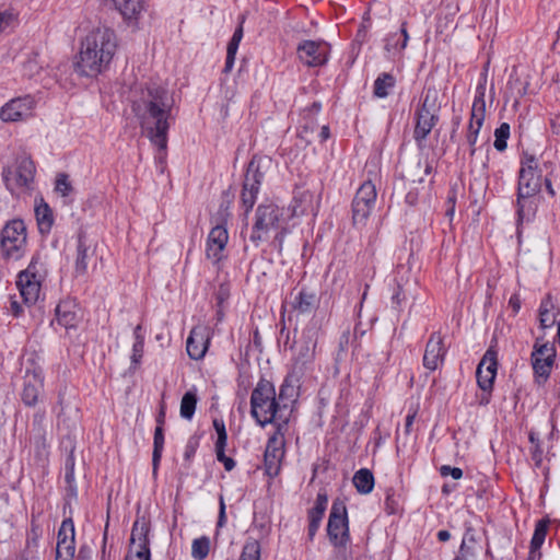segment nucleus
<instances>
[{
    "label": "nucleus",
    "mask_w": 560,
    "mask_h": 560,
    "mask_svg": "<svg viewBox=\"0 0 560 560\" xmlns=\"http://www.w3.org/2000/svg\"><path fill=\"white\" fill-rule=\"evenodd\" d=\"M132 112L139 120L142 132L160 150H165L172 112L167 91L156 85L141 89L132 100Z\"/></svg>",
    "instance_id": "1"
},
{
    "label": "nucleus",
    "mask_w": 560,
    "mask_h": 560,
    "mask_svg": "<svg viewBox=\"0 0 560 560\" xmlns=\"http://www.w3.org/2000/svg\"><path fill=\"white\" fill-rule=\"evenodd\" d=\"M117 49V37L108 27H97L81 40L74 68L81 75L95 77L105 70Z\"/></svg>",
    "instance_id": "2"
},
{
    "label": "nucleus",
    "mask_w": 560,
    "mask_h": 560,
    "mask_svg": "<svg viewBox=\"0 0 560 560\" xmlns=\"http://www.w3.org/2000/svg\"><path fill=\"white\" fill-rule=\"evenodd\" d=\"M250 407L253 418L262 427L277 420L287 421L282 417V408L276 399L275 386L269 381L261 380L254 388Z\"/></svg>",
    "instance_id": "3"
},
{
    "label": "nucleus",
    "mask_w": 560,
    "mask_h": 560,
    "mask_svg": "<svg viewBox=\"0 0 560 560\" xmlns=\"http://www.w3.org/2000/svg\"><path fill=\"white\" fill-rule=\"evenodd\" d=\"M439 92L435 89H428L420 108L416 113L415 139L418 142L423 141L431 132L438 121Z\"/></svg>",
    "instance_id": "4"
},
{
    "label": "nucleus",
    "mask_w": 560,
    "mask_h": 560,
    "mask_svg": "<svg viewBox=\"0 0 560 560\" xmlns=\"http://www.w3.org/2000/svg\"><path fill=\"white\" fill-rule=\"evenodd\" d=\"M327 535L335 547H345L349 540L347 508L341 500H336L332 503L328 518Z\"/></svg>",
    "instance_id": "5"
},
{
    "label": "nucleus",
    "mask_w": 560,
    "mask_h": 560,
    "mask_svg": "<svg viewBox=\"0 0 560 560\" xmlns=\"http://www.w3.org/2000/svg\"><path fill=\"white\" fill-rule=\"evenodd\" d=\"M376 188L371 180L364 182L352 201V223L364 226L376 201Z\"/></svg>",
    "instance_id": "6"
},
{
    "label": "nucleus",
    "mask_w": 560,
    "mask_h": 560,
    "mask_svg": "<svg viewBox=\"0 0 560 560\" xmlns=\"http://www.w3.org/2000/svg\"><path fill=\"white\" fill-rule=\"evenodd\" d=\"M280 217V209L276 205H260L256 210L250 240L257 243L266 238L269 232L279 228Z\"/></svg>",
    "instance_id": "7"
},
{
    "label": "nucleus",
    "mask_w": 560,
    "mask_h": 560,
    "mask_svg": "<svg viewBox=\"0 0 560 560\" xmlns=\"http://www.w3.org/2000/svg\"><path fill=\"white\" fill-rule=\"evenodd\" d=\"M42 275L37 267V259H33L28 267L18 276L16 287L26 304H35L40 294Z\"/></svg>",
    "instance_id": "8"
},
{
    "label": "nucleus",
    "mask_w": 560,
    "mask_h": 560,
    "mask_svg": "<svg viewBox=\"0 0 560 560\" xmlns=\"http://www.w3.org/2000/svg\"><path fill=\"white\" fill-rule=\"evenodd\" d=\"M556 359V349L553 345L538 337L534 345L532 353L533 369L538 378L545 382L551 372Z\"/></svg>",
    "instance_id": "9"
},
{
    "label": "nucleus",
    "mask_w": 560,
    "mask_h": 560,
    "mask_svg": "<svg viewBox=\"0 0 560 560\" xmlns=\"http://www.w3.org/2000/svg\"><path fill=\"white\" fill-rule=\"evenodd\" d=\"M35 107V100L31 95L12 98L0 109V119L4 122H16L30 118Z\"/></svg>",
    "instance_id": "10"
},
{
    "label": "nucleus",
    "mask_w": 560,
    "mask_h": 560,
    "mask_svg": "<svg viewBox=\"0 0 560 560\" xmlns=\"http://www.w3.org/2000/svg\"><path fill=\"white\" fill-rule=\"evenodd\" d=\"M228 207L221 212L222 222L214 225L207 241V257L212 259L214 262H218L222 259V252L224 250L228 241L229 234L225 228V223L229 218Z\"/></svg>",
    "instance_id": "11"
},
{
    "label": "nucleus",
    "mask_w": 560,
    "mask_h": 560,
    "mask_svg": "<svg viewBox=\"0 0 560 560\" xmlns=\"http://www.w3.org/2000/svg\"><path fill=\"white\" fill-rule=\"evenodd\" d=\"M330 45L324 40H304L298 46L300 60L308 67H318L326 63Z\"/></svg>",
    "instance_id": "12"
},
{
    "label": "nucleus",
    "mask_w": 560,
    "mask_h": 560,
    "mask_svg": "<svg viewBox=\"0 0 560 560\" xmlns=\"http://www.w3.org/2000/svg\"><path fill=\"white\" fill-rule=\"evenodd\" d=\"M485 113H486L485 86L479 85L477 88V95L475 96V100L472 103L470 122H469L468 132L466 136L467 142L471 148L470 149L471 155L475 153L474 145L477 141L479 130L483 124Z\"/></svg>",
    "instance_id": "13"
},
{
    "label": "nucleus",
    "mask_w": 560,
    "mask_h": 560,
    "mask_svg": "<svg viewBox=\"0 0 560 560\" xmlns=\"http://www.w3.org/2000/svg\"><path fill=\"white\" fill-rule=\"evenodd\" d=\"M26 242V228L22 220H12L1 232V247L7 255L21 249Z\"/></svg>",
    "instance_id": "14"
},
{
    "label": "nucleus",
    "mask_w": 560,
    "mask_h": 560,
    "mask_svg": "<svg viewBox=\"0 0 560 560\" xmlns=\"http://www.w3.org/2000/svg\"><path fill=\"white\" fill-rule=\"evenodd\" d=\"M537 164L534 158H529L520 171L518 178V203L521 199L537 194L540 189V175L536 171Z\"/></svg>",
    "instance_id": "15"
},
{
    "label": "nucleus",
    "mask_w": 560,
    "mask_h": 560,
    "mask_svg": "<svg viewBox=\"0 0 560 560\" xmlns=\"http://www.w3.org/2000/svg\"><path fill=\"white\" fill-rule=\"evenodd\" d=\"M291 311L296 315H305L315 312L320 303V298L316 290L302 288L299 291L291 292Z\"/></svg>",
    "instance_id": "16"
},
{
    "label": "nucleus",
    "mask_w": 560,
    "mask_h": 560,
    "mask_svg": "<svg viewBox=\"0 0 560 560\" xmlns=\"http://www.w3.org/2000/svg\"><path fill=\"white\" fill-rule=\"evenodd\" d=\"M210 342V328L206 325L195 326L186 342L188 355L192 360H200L205 357Z\"/></svg>",
    "instance_id": "17"
},
{
    "label": "nucleus",
    "mask_w": 560,
    "mask_h": 560,
    "mask_svg": "<svg viewBox=\"0 0 560 560\" xmlns=\"http://www.w3.org/2000/svg\"><path fill=\"white\" fill-rule=\"evenodd\" d=\"M497 353L492 349L486 351L477 366L476 376L478 386L482 390H491L497 375Z\"/></svg>",
    "instance_id": "18"
},
{
    "label": "nucleus",
    "mask_w": 560,
    "mask_h": 560,
    "mask_svg": "<svg viewBox=\"0 0 560 560\" xmlns=\"http://www.w3.org/2000/svg\"><path fill=\"white\" fill-rule=\"evenodd\" d=\"M284 456V442L281 438L271 436L265 451V470L269 477H276L281 468V462Z\"/></svg>",
    "instance_id": "19"
},
{
    "label": "nucleus",
    "mask_w": 560,
    "mask_h": 560,
    "mask_svg": "<svg viewBox=\"0 0 560 560\" xmlns=\"http://www.w3.org/2000/svg\"><path fill=\"white\" fill-rule=\"evenodd\" d=\"M446 350L444 348L443 338L440 332H433L425 346L423 355V365L434 371L443 362Z\"/></svg>",
    "instance_id": "20"
},
{
    "label": "nucleus",
    "mask_w": 560,
    "mask_h": 560,
    "mask_svg": "<svg viewBox=\"0 0 560 560\" xmlns=\"http://www.w3.org/2000/svg\"><path fill=\"white\" fill-rule=\"evenodd\" d=\"M259 177L260 174H258V166L255 165V160H252L247 168L242 191V202L246 208V212L253 208L256 201V195L260 184Z\"/></svg>",
    "instance_id": "21"
},
{
    "label": "nucleus",
    "mask_w": 560,
    "mask_h": 560,
    "mask_svg": "<svg viewBox=\"0 0 560 560\" xmlns=\"http://www.w3.org/2000/svg\"><path fill=\"white\" fill-rule=\"evenodd\" d=\"M74 526L73 522L68 518L62 522L58 532L56 558H61L65 555L74 556Z\"/></svg>",
    "instance_id": "22"
},
{
    "label": "nucleus",
    "mask_w": 560,
    "mask_h": 560,
    "mask_svg": "<svg viewBox=\"0 0 560 560\" xmlns=\"http://www.w3.org/2000/svg\"><path fill=\"white\" fill-rule=\"evenodd\" d=\"M43 388V378L35 371H27L22 392V399L25 405L34 406L38 401L39 394Z\"/></svg>",
    "instance_id": "23"
},
{
    "label": "nucleus",
    "mask_w": 560,
    "mask_h": 560,
    "mask_svg": "<svg viewBox=\"0 0 560 560\" xmlns=\"http://www.w3.org/2000/svg\"><path fill=\"white\" fill-rule=\"evenodd\" d=\"M148 529L144 525L139 526L136 522L131 532V544H135L136 537H139V549L132 553L131 551L126 556L125 560H150L149 541L147 537Z\"/></svg>",
    "instance_id": "24"
},
{
    "label": "nucleus",
    "mask_w": 560,
    "mask_h": 560,
    "mask_svg": "<svg viewBox=\"0 0 560 560\" xmlns=\"http://www.w3.org/2000/svg\"><path fill=\"white\" fill-rule=\"evenodd\" d=\"M34 176V162L27 156L20 158L18 160L16 168L13 173V183L18 187L27 188L30 184L33 182Z\"/></svg>",
    "instance_id": "25"
},
{
    "label": "nucleus",
    "mask_w": 560,
    "mask_h": 560,
    "mask_svg": "<svg viewBox=\"0 0 560 560\" xmlns=\"http://www.w3.org/2000/svg\"><path fill=\"white\" fill-rule=\"evenodd\" d=\"M94 255V249L90 244L85 232L80 231L78 234L75 271L79 275L85 273L88 269V260Z\"/></svg>",
    "instance_id": "26"
},
{
    "label": "nucleus",
    "mask_w": 560,
    "mask_h": 560,
    "mask_svg": "<svg viewBox=\"0 0 560 560\" xmlns=\"http://www.w3.org/2000/svg\"><path fill=\"white\" fill-rule=\"evenodd\" d=\"M116 9L129 23H137L145 10L144 0H113Z\"/></svg>",
    "instance_id": "27"
},
{
    "label": "nucleus",
    "mask_w": 560,
    "mask_h": 560,
    "mask_svg": "<svg viewBox=\"0 0 560 560\" xmlns=\"http://www.w3.org/2000/svg\"><path fill=\"white\" fill-rule=\"evenodd\" d=\"M314 210V195L310 189L298 188L292 201L294 215H302Z\"/></svg>",
    "instance_id": "28"
},
{
    "label": "nucleus",
    "mask_w": 560,
    "mask_h": 560,
    "mask_svg": "<svg viewBox=\"0 0 560 560\" xmlns=\"http://www.w3.org/2000/svg\"><path fill=\"white\" fill-rule=\"evenodd\" d=\"M557 314L551 295H547L539 306V323L542 329L551 328L555 324L558 325Z\"/></svg>",
    "instance_id": "29"
},
{
    "label": "nucleus",
    "mask_w": 560,
    "mask_h": 560,
    "mask_svg": "<svg viewBox=\"0 0 560 560\" xmlns=\"http://www.w3.org/2000/svg\"><path fill=\"white\" fill-rule=\"evenodd\" d=\"M245 16H241V22L238 27L235 30L231 40L228 44V51H226V60H225V67L224 72H230L233 68L235 55L238 49V45L243 38V23H244Z\"/></svg>",
    "instance_id": "30"
},
{
    "label": "nucleus",
    "mask_w": 560,
    "mask_h": 560,
    "mask_svg": "<svg viewBox=\"0 0 560 560\" xmlns=\"http://www.w3.org/2000/svg\"><path fill=\"white\" fill-rule=\"evenodd\" d=\"M319 328H320V325L315 324L314 327L308 328L304 331V335L306 338V345H305L303 351L301 352V357H302L304 363L312 361L314 359Z\"/></svg>",
    "instance_id": "31"
},
{
    "label": "nucleus",
    "mask_w": 560,
    "mask_h": 560,
    "mask_svg": "<svg viewBox=\"0 0 560 560\" xmlns=\"http://www.w3.org/2000/svg\"><path fill=\"white\" fill-rule=\"evenodd\" d=\"M352 481L358 492L362 494H368L373 490L374 476L371 470L366 468L358 470L354 474Z\"/></svg>",
    "instance_id": "32"
},
{
    "label": "nucleus",
    "mask_w": 560,
    "mask_h": 560,
    "mask_svg": "<svg viewBox=\"0 0 560 560\" xmlns=\"http://www.w3.org/2000/svg\"><path fill=\"white\" fill-rule=\"evenodd\" d=\"M548 521H539L536 524L535 532L530 541V551L528 560H534L536 555L540 556L539 549L545 541Z\"/></svg>",
    "instance_id": "33"
},
{
    "label": "nucleus",
    "mask_w": 560,
    "mask_h": 560,
    "mask_svg": "<svg viewBox=\"0 0 560 560\" xmlns=\"http://www.w3.org/2000/svg\"><path fill=\"white\" fill-rule=\"evenodd\" d=\"M35 215H36L39 231L42 233L49 232L51 229L54 219H52L51 209L48 207V205L42 203V205L37 206L35 208Z\"/></svg>",
    "instance_id": "34"
},
{
    "label": "nucleus",
    "mask_w": 560,
    "mask_h": 560,
    "mask_svg": "<svg viewBox=\"0 0 560 560\" xmlns=\"http://www.w3.org/2000/svg\"><path fill=\"white\" fill-rule=\"evenodd\" d=\"M70 302H61L56 306V316L60 325L71 327L75 320V313Z\"/></svg>",
    "instance_id": "35"
},
{
    "label": "nucleus",
    "mask_w": 560,
    "mask_h": 560,
    "mask_svg": "<svg viewBox=\"0 0 560 560\" xmlns=\"http://www.w3.org/2000/svg\"><path fill=\"white\" fill-rule=\"evenodd\" d=\"M395 78L389 73L381 74L374 82V95L376 97H386L388 90L395 85Z\"/></svg>",
    "instance_id": "36"
},
{
    "label": "nucleus",
    "mask_w": 560,
    "mask_h": 560,
    "mask_svg": "<svg viewBox=\"0 0 560 560\" xmlns=\"http://www.w3.org/2000/svg\"><path fill=\"white\" fill-rule=\"evenodd\" d=\"M197 395L194 392H187L183 396L180 400V416L186 419L190 420L194 417V413L196 411L197 406Z\"/></svg>",
    "instance_id": "37"
},
{
    "label": "nucleus",
    "mask_w": 560,
    "mask_h": 560,
    "mask_svg": "<svg viewBox=\"0 0 560 560\" xmlns=\"http://www.w3.org/2000/svg\"><path fill=\"white\" fill-rule=\"evenodd\" d=\"M164 446L163 428L156 425L154 431V447L152 454L153 474H156Z\"/></svg>",
    "instance_id": "38"
},
{
    "label": "nucleus",
    "mask_w": 560,
    "mask_h": 560,
    "mask_svg": "<svg viewBox=\"0 0 560 560\" xmlns=\"http://www.w3.org/2000/svg\"><path fill=\"white\" fill-rule=\"evenodd\" d=\"M431 172V166L429 163H424L423 165L418 162L411 164L406 171L405 178L410 183H422L423 177L422 174L428 175Z\"/></svg>",
    "instance_id": "39"
},
{
    "label": "nucleus",
    "mask_w": 560,
    "mask_h": 560,
    "mask_svg": "<svg viewBox=\"0 0 560 560\" xmlns=\"http://www.w3.org/2000/svg\"><path fill=\"white\" fill-rule=\"evenodd\" d=\"M392 354L389 342H384L378 348L370 353L368 357L371 359L370 363L383 368L388 362Z\"/></svg>",
    "instance_id": "40"
},
{
    "label": "nucleus",
    "mask_w": 560,
    "mask_h": 560,
    "mask_svg": "<svg viewBox=\"0 0 560 560\" xmlns=\"http://www.w3.org/2000/svg\"><path fill=\"white\" fill-rule=\"evenodd\" d=\"M210 550V540L208 537L197 538L192 541L191 553L196 559H205Z\"/></svg>",
    "instance_id": "41"
},
{
    "label": "nucleus",
    "mask_w": 560,
    "mask_h": 560,
    "mask_svg": "<svg viewBox=\"0 0 560 560\" xmlns=\"http://www.w3.org/2000/svg\"><path fill=\"white\" fill-rule=\"evenodd\" d=\"M494 148L498 151H504L506 149V140L510 137V126L506 122L500 125L494 131Z\"/></svg>",
    "instance_id": "42"
},
{
    "label": "nucleus",
    "mask_w": 560,
    "mask_h": 560,
    "mask_svg": "<svg viewBox=\"0 0 560 560\" xmlns=\"http://www.w3.org/2000/svg\"><path fill=\"white\" fill-rule=\"evenodd\" d=\"M240 560H260V544L257 540L247 541Z\"/></svg>",
    "instance_id": "43"
},
{
    "label": "nucleus",
    "mask_w": 560,
    "mask_h": 560,
    "mask_svg": "<svg viewBox=\"0 0 560 560\" xmlns=\"http://www.w3.org/2000/svg\"><path fill=\"white\" fill-rule=\"evenodd\" d=\"M55 189L62 197H67L72 192L73 187H72V185L69 180V176L67 174L62 173L57 176Z\"/></svg>",
    "instance_id": "44"
},
{
    "label": "nucleus",
    "mask_w": 560,
    "mask_h": 560,
    "mask_svg": "<svg viewBox=\"0 0 560 560\" xmlns=\"http://www.w3.org/2000/svg\"><path fill=\"white\" fill-rule=\"evenodd\" d=\"M38 55L32 54L28 56L27 60L23 63V73L24 75L32 78L39 72L42 66L37 60Z\"/></svg>",
    "instance_id": "45"
},
{
    "label": "nucleus",
    "mask_w": 560,
    "mask_h": 560,
    "mask_svg": "<svg viewBox=\"0 0 560 560\" xmlns=\"http://www.w3.org/2000/svg\"><path fill=\"white\" fill-rule=\"evenodd\" d=\"M296 395L295 386L290 383L289 378H285L284 383L280 387L279 400L284 401L287 398L294 401V396Z\"/></svg>",
    "instance_id": "46"
},
{
    "label": "nucleus",
    "mask_w": 560,
    "mask_h": 560,
    "mask_svg": "<svg viewBox=\"0 0 560 560\" xmlns=\"http://www.w3.org/2000/svg\"><path fill=\"white\" fill-rule=\"evenodd\" d=\"M143 347H144V338L138 337V340L133 345V353L131 357V361L135 365L139 364L142 355H143Z\"/></svg>",
    "instance_id": "47"
},
{
    "label": "nucleus",
    "mask_w": 560,
    "mask_h": 560,
    "mask_svg": "<svg viewBox=\"0 0 560 560\" xmlns=\"http://www.w3.org/2000/svg\"><path fill=\"white\" fill-rule=\"evenodd\" d=\"M308 518H310V525H308V537L311 539H313V537L315 536L318 527H319V524H320V521L323 518L322 515H317V514H314L312 512H308Z\"/></svg>",
    "instance_id": "48"
},
{
    "label": "nucleus",
    "mask_w": 560,
    "mask_h": 560,
    "mask_svg": "<svg viewBox=\"0 0 560 560\" xmlns=\"http://www.w3.org/2000/svg\"><path fill=\"white\" fill-rule=\"evenodd\" d=\"M213 427H214V429L217 431V434H218L217 442L226 443L228 434H226L224 422L222 420L214 419L213 420Z\"/></svg>",
    "instance_id": "49"
},
{
    "label": "nucleus",
    "mask_w": 560,
    "mask_h": 560,
    "mask_svg": "<svg viewBox=\"0 0 560 560\" xmlns=\"http://www.w3.org/2000/svg\"><path fill=\"white\" fill-rule=\"evenodd\" d=\"M441 475L442 476L451 475L454 479H460L463 476V470L457 467L442 466Z\"/></svg>",
    "instance_id": "50"
},
{
    "label": "nucleus",
    "mask_w": 560,
    "mask_h": 560,
    "mask_svg": "<svg viewBox=\"0 0 560 560\" xmlns=\"http://www.w3.org/2000/svg\"><path fill=\"white\" fill-rule=\"evenodd\" d=\"M404 299H405V296H404L402 285L400 283H398L396 292L392 296V302H393V304H395L396 308L400 307L401 302L404 301Z\"/></svg>",
    "instance_id": "51"
},
{
    "label": "nucleus",
    "mask_w": 560,
    "mask_h": 560,
    "mask_svg": "<svg viewBox=\"0 0 560 560\" xmlns=\"http://www.w3.org/2000/svg\"><path fill=\"white\" fill-rule=\"evenodd\" d=\"M225 446L226 443H215V454L219 462H222L226 457L224 453Z\"/></svg>",
    "instance_id": "52"
},
{
    "label": "nucleus",
    "mask_w": 560,
    "mask_h": 560,
    "mask_svg": "<svg viewBox=\"0 0 560 560\" xmlns=\"http://www.w3.org/2000/svg\"><path fill=\"white\" fill-rule=\"evenodd\" d=\"M509 305L512 307L513 312L516 314L521 308V300L517 294H513L510 298Z\"/></svg>",
    "instance_id": "53"
},
{
    "label": "nucleus",
    "mask_w": 560,
    "mask_h": 560,
    "mask_svg": "<svg viewBox=\"0 0 560 560\" xmlns=\"http://www.w3.org/2000/svg\"><path fill=\"white\" fill-rule=\"evenodd\" d=\"M225 522V504L223 501V498H220V512H219V520H218V526H223Z\"/></svg>",
    "instance_id": "54"
},
{
    "label": "nucleus",
    "mask_w": 560,
    "mask_h": 560,
    "mask_svg": "<svg viewBox=\"0 0 560 560\" xmlns=\"http://www.w3.org/2000/svg\"><path fill=\"white\" fill-rule=\"evenodd\" d=\"M11 15L5 13H0V33L3 32L10 24Z\"/></svg>",
    "instance_id": "55"
},
{
    "label": "nucleus",
    "mask_w": 560,
    "mask_h": 560,
    "mask_svg": "<svg viewBox=\"0 0 560 560\" xmlns=\"http://www.w3.org/2000/svg\"><path fill=\"white\" fill-rule=\"evenodd\" d=\"M400 32H401V35H402V37H404L400 48H401V49H405V48L407 47L408 39H409V35H408V32H407V22H404V23L401 24V30H400Z\"/></svg>",
    "instance_id": "56"
},
{
    "label": "nucleus",
    "mask_w": 560,
    "mask_h": 560,
    "mask_svg": "<svg viewBox=\"0 0 560 560\" xmlns=\"http://www.w3.org/2000/svg\"><path fill=\"white\" fill-rule=\"evenodd\" d=\"M325 510H326V505L315 502V506L310 512L324 516Z\"/></svg>",
    "instance_id": "57"
},
{
    "label": "nucleus",
    "mask_w": 560,
    "mask_h": 560,
    "mask_svg": "<svg viewBox=\"0 0 560 560\" xmlns=\"http://www.w3.org/2000/svg\"><path fill=\"white\" fill-rule=\"evenodd\" d=\"M73 480H74V475H73V463H72L71 466L67 468L66 481L71 487Z\"/></svg>",
    "instance_id": "58"
},
{
    "label": "nucleus",
    "mask_w": 560,
    "mask_h": 560,
    "mask_svg": "<svg viewBox=\"0 0 560 560\" xmlns=\"http://www.w3.org/2000/svg\"><path fill=\"white\" fill-rule=\"evenodd\" d=\"M221 463H223L224 468L228 471L232 470L234 468V466H235V462L233 460V458L228 457V456Z\"/></svg>",
    "instance_id": "59"
},
{
    "label": "nucleus",
    "mask_w": 560,
    "mask_h": 560,
    "mask_svg": "<svg viewBox=\"0 0 560 560\" xmlns=\"http://www.w3.org/2000/svg\"><path fill=\"white\" fill-rule=\"evenodd\" d=\"M454 560H467L466 558V542L465 540L462 542L460 549H459V556H457Z\"/></svg>",
    "instance_id": "60"
},
{
    "label": "nucleus",
    "mask_w": 560,
    "mask_h": 560,
    "mask_svg": "<svg viewBox=\"0 0 560 560\" xmlns=\"http://www.w3.org/2000/svg\"><path fill=\"white\" fill-rule=\"evenodd\" d=\"M156 422H158V425H161V428H163L164 422H165V410H164V407H162L160 409V412H159L158 418H156Z\"/></svg>",
    "instance_id": "61"
},
{
    "label": "nucleus",
    "mask_w": 560,
    "mask_h": 560,
    "mask_svg": "<svg viewBox=\"0 0 560 560\" xmlns=\"http://www.w3.org/2000/svg\"><path fill=\"white\" fill-rule=\"evenodd\" d=\"M417 199H418L417 194H415V192H412V191H409V192L407 194V196H406V201H407L410 206L416 205Z\"/></svg>",
    "instance_id": "62"
},
{
    "label": "nucleus",
    "mask_w": 560,
    "mask_h": 560,
    "mask_svg": "<svg viewBox=\"0 0 560 560\" xmlns=\"http://www.w3.org/2000/svg\"><path fill=\"white\" fill-rule=\"evenodd\" d=\"M415 417H416V413H412V415H408L407 416V419H406V424H405V428H406V432L409 433L410 431V428L413 423V420H415Z\"/></svg>",
    "instance_id": "63"
},
{
    "label": "nucleus",
    "mask_w": 560,
    "mask_h": 560,
    "mask_svg": "<svg viewBox=\"0 0 560 560\" xmlns=\"http://www.w3.org/2000/svg\"><path fill=\"white\" fill-rule=\"evenodd\" d=\"M451 535L447 530H440L438 534V538L441 541H447L450 539Z\"/></svg>",
    "instance_id": "64"
}]
</instances>
